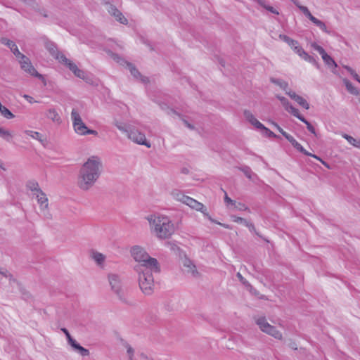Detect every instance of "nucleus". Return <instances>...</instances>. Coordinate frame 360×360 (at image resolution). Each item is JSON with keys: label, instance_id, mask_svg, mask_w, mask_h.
I'll return each instance as SVG.
<instances>
[{"label": "nucleus", "instance_id": "1", "mask_svg": "<svg viewBox=\"0 0 360 360\" xmlns=\"http://www.w3.org/2000/svg\"><path fill=\"white\" fill-rule=\"evenodd\" d=\"M103 169L101 158L91 156L79 169L77 185L83 191L90 190L99 179Z\"/></svg>", "mask_w": 360, "mask_h": 360}, {"label": "nucleus", "instance_id": "2", "mask_svg": "<svg viewBox=\"0 0 360 360\" xmlns=\"http://www.w3.org/2000/svg\"><path fill=\"white\" fill-rule=\"evenodd\" d=\"M150 231L160 240L169 239L175 233L176 227L172 220L167 215L161 214H150L146 217Z\"/></svg>", "mask_w": 360, "mask_h": 360}, {"label": "nucleus", "instance_id": "3", "mask_svg": "<svg viewBox=\"0 0 360 360\" xmlns=\"http://www.w3.org/2000/svg\"><path fill=\"white\" fill-rule=\"evenodd\" d=\"M134 271L138 274V281L139 287L146 295H150L154 290L153 273H159L160 271V265H158L157 269L150 268H143L141 266H134Z\"/></svg>", "mask_w": 360, "mask_h": 360}, {"label": "nucleus", "instance_id": "4", "mask_svg": "<svg viewBox=\"0 0 360 360\" xmlns=\"http://www.w3.org/2000/svg\"><path fill=\"white\" fill-rule=\"evenodd\" d=\"M130 254L132 258L138 264L135 266L143 268L158 269L159 263L155 258L151 257L146 249L140 245H134L130 249Z\"/></svg>", "mask_w": 360, "mask_h": 360}, {"label": "nucleus", "instance_id": "5", "mask_svg": "<svg viewBox=\"0 0 360 360\" xmlns=\"http://www.w3.org/2000/svg\"><path fill=\"white\" fill-rule=\"evenodd\" d=\"M71 119L75 131L79 135L91 134L96 136L98 132L96 130L89 129L83 122L78 111L73 108L71 112Z\"/></svg>", "mask_w": 360, "mask_h": 360}, {"label": "nucleus", "instance_id": "6", "mask_svg": "<svg viewBox=\"0 0 360 360\" xmlns=\"http://www.w3.org/2000/svg\"><path fill=\"white\" fill-rule=\"evenodd\" d=\"M18 62L20 65L21 69L26 72L27 74L30 75V76L34 77L42 81L46 84V79L44 77L39 74L35 68L32 65L30 60L29 58H27L26 56L22 54L20 57L18 58Z\"/></svg>", "mask_w": 360, "mask_h": 360}, {"label": "nucleus", "instance_id": "7", "mask_svg": "<svg viewBox=\"0 0 360 360\" xmlns=\"http://www.w3.org/2000/svg\"><path fill=\"white\" fill-rule=\"evenodd\" d=\"M255 321L259 329L263 333H265L276 339H282V333L278 330L275 326L270 325L264 316L258 317L256 319Z\"/></svg>", "mask_w": 360, "mask_h": 360}, {"label": "nucleus", "instance_id": "8", "mask_svg": "<svg viewBox=\"0 0 360 360\" xmlns=\"http://www.w3.org/2000/svg\"><path fill=\"white\" fill-rule=\"evenodd\" d=\"M34 195H35L37 198L44 217L46 219H52V214L49 210V200L46 193L41 191L38 193H34Z\"/></svg>", "mask_w": 360, "mask_h": 360}, {"label": "nucleus", "instance_id": "9", "mask_svg": "<svg viewBox=\"0 0 360 360\" xmlns=\"http://www.w3.org/2000/svg\"><path fill=\"white\" fill-rule=\"evenodd\" d=\"M108 281L112 290L119 297L120 299L124 297V291L122 288V281L120 276L115 274L108 275Z\"/></svg>", "mask_w": 360, "mask_h": 360}, {"label": "nucleus", "instance_id": "10", "mask_svg": "<svg viewBox=\"0 0 360 360\" xmlns=\"http://www.w3.org/2000/svg\"><path fill=\"white\" fill-rule=\"evenodd\" d=\"M311 47L315 51H316L319 53V54L321 56V58L326 66H328L330 69H335L337 68L338 65H337L336 62L333 60V58L330 56H329L326 52V51L324 50V49L322 46H319L316 43H313V44H311ZM332 72L333 73H336L335 71H334L333 70H332Z\"/></svg>", "mask_w": 360, "mask_h": 360}, {"label": "nucleus", "instance_id": "11", "mask_svg": "<svg viewBox=\"0 0 360 360\" xmlns=\"http://www.w3.org/2000/svg\"><path fill=\"white\" fill-rule=\"evenodd\" d=\"M184 204L196 211L201 212L211 222H215V220L208 214L207 209L202 203L188 196V198H186Z\"/></svg>", "mask_w": 360, "mask_h": 360}, {"label": "nucleus", "instance_id": "12", "mask_svg": "<svg viewBox=\"0 0 360 360\" xmlns=\"http://www.w3.org/2000/svg\"><path fill=\"white\" fill-rule=\"evenodd\" d=\"M127 136L134 143L150 148V143L146 141L145 134L139 131L138 129H129V131H127Z\"/></svg>", "mask_w": 360, "mask_h": 360}, {"label": "nucleus", "instance_id": "13", "mask_svg": "<svg viewBox=\"0 0 360 360\" xmlns=\"http://www.w3.org/2000/svg\"><path fill=\"white\" fill-rule=\"evenodd\" d=\"M182 265L186 273L191 274L193 277H197L198 276V271L196 269V266L190 259L185 257L182 260Z\"/></svg>", "mask_w": 360, "mask_h": 360}, {"label": "nucleus", "instance_id": "14", "mask_svg": "<svg viewBox=\"0 0 360 360\" xmlns=\"http://www.w3.org/2000/svg\"><path fill=\"white\" fill-rule=\"evenodd\" d=\"M292 100L297 102L303 108L308 110L309 108V104L303 97L296 94L294 91H286Z\"/></svg>", "mask_w": 360, "mask_h": 360}, {"label": "nucleus", "instance_id": "15", "mask_svg": "<svg viewBox=\"0 0 360 360\" xmlns=\"http://www.w3.org/2000/svg\"><path fill=\"white\" fill-rule=\"evenodd\" d=\"M46 116L48 119L57 124L62 123V118L57 110L54 108H49L46 112Z\"/></svg>", "mask_w": 360, "mask_h": 360}, {"label": "nucleus", "instance_id": "16", "mask_svg": "<svg viewBox=\"0 0 360 360\" xmlns=\"http://www.w3.org/2000/svg\"><path fill=\"white\" fill-rule=\"evenodd\" d=\"M243 114L245 120L248 121L251 124H252L255 128L259 129V128L264 127V124L257 120L250 110H244Z\"/></svg>", "mask_w": 360, "mask_h": 360}, {"label": "nucleus", "instance_id": "17", "mask_svg": "<svg viewBox=\"0 0 360 360\" xmlns=\"http://www.w3.org/2000/svg\"><path fill=\"white\" fill-rule=\"evenodd\" d=\"M108 12L111 15H114L116 20L120 23L124 25H126L127 23V19L115 6L110 5Z\"/></svg>", "mask_w": 360, "mask_h": 360}, {"label": "nucleus", "instance_id": "18", "mask_svg": "<svg viewBox=\"0 0 360 360\" xmlns=\"http://www.w3.org/2000/svg\"><path fill=\"white\" fill-rule=\"evenodd\" d=\"M1 41L3 44H5L10 48L11 51L13 53L17 58L22 55V53H21L18 50L17 45L13 41L6 38H2Z\"/></svg>", "mask_w": 360, "mask_h": 360}, {"label": "nucleus", "instance_id": "19", "mask_svg": "<svg viewBox=\"0 0 360 360\" xmlns=\"http://www.w3.org/2000/svg\"><path fill=\"white\" fill-rule=\"evenodd\" d=\"M68 68L74 73L76 77L82 79L87 82H89V77L86 73L84 70L79 69L77 65L74 63L70 64V67Z\"/></svg>", "mask_w": 360, "mask_h": 360}, {"label": "nucleus", "instance_id": "20", "mask_svg": "<svg viewBox=\"0 0 360 360\" xmlns=\"http://www.w3.org/2000/svg\"><path fill=\"white\" fill-rule=\"evenodd\" d=\"M307 18H309L315 25L319 27L323 32L327 34H330V31L328 30L326 24L323 21L312 15L311 13H307Z\"/></svg>", "mask_w": 360, "mask_h": 360}, {"label": "nucleus", "instance_id": "21", "mask_svg": "<svg viewBox=\"0 0 360 360\" xmlns=\"http://www.w3.org/2000/svg\"><path fill=\"white\" fill-rule=\"evenodd\" d=\"M74 351L78 352L82 356H86L89 355V351L81 346L76 340L70 345Z\"/></svg>", "mask_w": 360, "mask_h": 360}, {"label": "nucleus", "instance_id": "22", "mask_svg": "<svg viewBox=\"0 0 360 360\" xmlns=\"http://www.w3.org/2000/svg\"><path fill=\"white\" fill-rule=\"evenodd\" d=\"M170 194L174 200L179 201L184 204L186 201V198H188V195H186L182 191L178 189L172 190Z\"/></svg>", "mask_w": 360, "mask_h": 360}, {"label": "nucleus", "instance_id": "23", "mask_svg": "<svg viewBox=\"0 0 360 360\" xmlns=\"http://www.w3.org/2000/svg\"><path fill=\"white\" fill-rule=\"evenodd\" d=\"M91 257L98 266H103L105 259V256L98 252H93Z\"/></svg>", "mask_w": 360, "mask_h": 360}, {"label": "nucleus", "instance_id": "24", "mask_svg": "<svg viewBox=\"0 0 360 360\" xmlns=\"http://www.w3.org/2000/svg\"><path fill=\"white\" fill-rule=\"evenodd\" d=\"M27 188L30 190L32 193H38L41 191V189L39 188V184L36 181H30L27 183Z\"/></svg>", "mask_w": 360, "mask_h": 360}, {"label": "nucleus", "instance_id": "25", "mask_svg": "<svg viewBox=\"0 0 360 360\" xmlns=\"http://www.w3.org/2000/svg\"><path fill=\"white\" fill-rule=\"evenodd\" d=\"M53 57L56 59H57L60 63H63L68 68L70 67V64L72 63V61H70L69 59H68L65 57V56L63 53H60V51H58Z\"/></svg>", "mask_w": 360, "mask_h": 360}, {"label": "nucleus", "instance_id": "26", "mask_svg": "<svg viewBox=\"0 0 360 360\" xmlns=\"http://www.w3.org/2000/svg\"><path fill=\"white\" fill-rule=\"evenodd\" d=\"M343 83L346 86V89H347V91L353 94V95H359V91L357 90L356 88H355L352 84L347 79H343Z\"/></svg>", "mask_w": 360, "mask_h": 360}, {"label": "nucleus", "instance_id": "27", "mask_svg": "<svg viewBox=\"0 0 360 360\" xmlns=\"http://www.w3.org/2000/svg\"><path fill=\"white\" fill-rule=\"evenodd\" d=\"M24 133L25 134H27V136H30L31 138H32L33 139L37 140L41 143L44 142V139H42V135L38 131H32V130H25L24 131Z\"/></svg>", "mask_w": 360, "mask_h": 360}, {"label": "nucleus", "instance_id": "28", "mask_svg": "<svg viewBox=\"0 0 360 360\" xmlns=\"http://www.w3.org/2000/svg\"><path fill=\"white\" fill-rule=\"evenodd\" d=\"M278 37L280 39L288 44L292 49L298 44L297 41L294 40L285 34H281Z\"/></svg>", "mask_w": 360, "mask_h": 360}, {"label": "nucleus", "instance_id": "29", "mask_svg": "<svg viewBox=\"0 0 360 360\" xmlns=\"http://www.w3.org/2000/svg\"><path fill=\"white\" fill-rule=\"evenodd\" d=\"M0 136L8 142H10L13 139V134L9 131L0 127Z\"/></svg>", "mask_w": 360, "mask_h": 360}, {"label": "nucleus", "instance_id": "30", "mask_svg": "<svg viewBox=\"0 0 360 360\" xmlns=\"http://www.w3.org/2000/svg\"><path fill=\"white\" fill-rule=\"evenodd\" d=\"M342 136L351 145L354 147L360 148V140L357 141L352 136L347 134H342Z\"/></svg>", "mask_w": 360, "mask_h": 360}, {"label": "nucleus", "instance_id": "31", "mask_svg": "<svg viewBox=\"0 0 360 360\" xmlns=\"http://www.w3.org/2000/svg\"><path fill=\"white\" fill-rule=\"evenodd\" d=\"M271 82L278 86H280L281 89L283 90L288 91L287 89L288 87V84L284 80L280 79H275V78H271Z\"/></svg>", "mask_w": 360, "mask_h": 360}, {"label": "nucleus", "instance_id": "32", "mask_svg": "<svg viewBox=\"0 0 360 360\" xmlns=\"http://www.w3.org/2000/svg\"><path fill=\"white\" fill-rule=\"evenodd\" d=\"M290 1L296 6L302 12V13L307 17V13H310L311 12L308 9L307 6H302L299 1V0H290Z\"/></svg>", "mask_w": 360, "mask_h": 360}, {"label": "nucleus", "instance_id": "33", "mask_svg": "<svg viewBox=\"0 0 360 360\" xmlns=\"http://www.w3.org/2000/svg\"><path fill=\"white\" fill-rule=\"evenodd\" d=\"M285 110L291 113L293 116L298 118L300 121L301 119L304 118L302 115L300 114L298 109L293 107L291 104L285 109Z\"/></svg>", "mask_w": 360, "mask_h": 360}, {"label": "nucleus", "instance_id": "34", "mask_svg": "<svg viewBox=\"0 0 360 360\" xmlns=\"http://www.w3.org/2000/svg\"><path fill=\"white\" fill-rule=\"evenodd\" d=\"M124 63L127 65V67L129 70L131 74L135 78L141 77V75L140 72L135 68V67L132 64H131V63H129L128 62H124Z\"/></svg>", "mask_w": 360, "mask_h": 360}, {"label": "nucleus", "instance_id": "35", "mask_svg": "<svg viewBox=\"0 0 360 360\" xmlns=\"http://www.w3.org/2000/svg\"><path fill=\"white\" fill-rule=\"evenodd\" d=\"M0 112L6 119H12L14 117V115L4 105L0 107Z\"/></svg>", "mask_w": 360, "mask_h": 360}, {"label": "nucleus", "instance_id": "36", "mask_svg": "<svg viewBox=\"0 0 360 360\" xmlns=\"http://www.w3.org/2000/svg\"><path fill=\"white\" fill-rule=\"evenodd\" d=\"M292 49L302 59H304L308 54L300 46H299V44H297V46H295Z\"/></svg>", "mask_w": 360, "mask_h": 360}, {"label": "nucleus", "instance_id": "37", "mask_svg": "<svg viewBox=\"0 0 360 360\" xmlns=\"http://www.w3.org/2000/svg\"><path fill=\"white\" fill-rule=\"evenodd\" d=\"M46 48L53 56L58 52L57 47L52 43H48L46 44Z\"/></svg>", "mask_w": 360, "mask_h": 360}, {"label": "nucleus", "instance_id": "38", "mask_svg": "<svg viewBox=\"0 0 360 360\" xmlns=\"http://www.w3.org/2000/svg\"><path fill=\"white\" fill-rule=\"evenodd\" d=\"M301 121L302 122H304L306 126H307V129L313 134H314L315 136H316V130H315V128L311 125V124L310 122H309L305 118H302L301 119Z\"/></svg>", "mask_w": 360, "mask_h": 360}, {"label": "nucleus", "instance_id": "39", "mask_svg": "<svg viewBox=\"0 0 360 360\" xmlns=\"http://www.w3.org/2000/svg\"><path fill=\"white\" fill-rule=\"evenodd\" d=\"M239 169L241 170L248 179H252V172L249 167L245 166L243 167H240Z\"/></svg>", "mask_w": 360, "mask_h": 360}, {"label": "nucleus", "instance_id": "40", "mask_svg": "<svg viewBox=\"0 0 360 360\" xmlns=\"http://www.w3.org/2000/svg\"><path fill=\"white\" fill-rule=\"evenodd\" d=\"M276 98L281 101V104L285 108V109H286L288 106H290V102L284 96L277 95Z\"/></svg>", "mask_w": 360, "mask_h": 360}, {"label": "nucleus", "instance_id": "41", "mask_svg": "<svg viewBox=\"0 0 360 360\" xmlns=\"http://www.w3.org/2000/svg\"><path fill=\"white\" fill-rule=\"evenodd\" d=\"M237 278L239 279V281L247 288H252L250 283L242 276L240 273H237L236 274Z\"/></svg>", "mask_w": 360, "mask_h": 360}, {"label": "nucleus", "instance_id": "42", "mask_svg": "<svg viewBox=\"0 0 360 360\" xmlns=\"http://www.w3.org/2000/svg\"><path fill=\"white\" fill-rule=\"evenodd\" d=\"M231 218L233 221L236 222V223H239V224H243L245 226L248 222L246 219H243L242 217H236L235 215L231 216Z\"/></svg>", "mask_w": 360, "mask_h": 360}, {"label": "nucleus", "instance_id": "43", "mask_svg": "<svg viewBox=\"0 0 360 360\" xmlns=\"http://www.w3.org/2000/svg\"><path fill=\"white\" fill-rule=\"evenodd\" d=\"M233 205H234V207L236 210H240V211L248 210H249L248 206H246L245 204L241 203V202H237L235 201V202L233 204Z\"/></svg>", "mask_w": 360, "mask_h": 360}, {"label": "nucleus", "instance_id": "44", "mask_svg": "<svg viewBox=\"0 0 360 360\" xmlns=\"http://www.w3.org/2000/svg\"><path fill=\"white\" fill-rule=\"evenodd\" d=\"M259 129L263 131L264 135H266L268 137H276V135L269 129L266 128L264 125V127L259 128Z\"/></svg>", "mask_w": 360, "mask_h": 360}, {"label": "nucleus", "instance_id": "45", "mask_svg": "<svg viewBox=\"0 0 360 360\" xmlns=\"http://www.w3.org/2000/svg\"><path fill=\"white\" fill-rule=\"evenodd\" d=\"M304 60L316 65L317 68L319 67V65L318 63V62L316 61V60L311 56L307 54V56L304 58Z\"/></svg>", "mask_w": 360, "mask_h": 360}, {"label": "nucleus", "instance_id": "46", "mask_svg": "<svg viewBox=\"0 0 360 360\" xmlns=\"http://www.w3.org/2000/svg\"><path fill=\"white\" fill-rule=\"evenodd\" d=\"M342 67L350 73V75L353 77V78L355 80L359 79V76L356 73V72L352 68H350L348 65H343Z\"/></svg>", "mask_w": 360, "mask_h": 360}, {"label": "nucleus", "instance_id": "47", "mask_svg": "<svg viewBox=\"0 0 360 360\" xmlns=\"http://www.w3.org/2000/svg\"><path fill=\"white\" fill-rule=\"evenodd\" d=\"M61 330L65 335V336L67 338L68 342L69 345H70L72 342H74V341L75 340L72 338V336L70 335L69 331L66 328H63L61 329Z\"/></svg>", "mask_w": 360, "mask_h": 360}, {"label": "nucleus", "instance_id": "48", "mask_svg": "<svg viewBox=\"0 0 360 360\" xmlns=\"http://www.w3.org/2000/svg\"><path fill=\"white\" fill-rule=\"evenodd\" d=\"M116 127L121 131L122 132L126 133L127 134V131H129V129H127L122 123L117 122L115 123Z\"/></svg>", "mask_w": 360, "mask_h": 360}, {"label": "nucleus", "instance_id": "49", "mask_svg": "<svg viewBox=\"0 0 360 360\" xmlns=\"http://www.w3.org/2000/svg\"><path fill=\"white\" fill-rule=\"evenodd\" d=\"M27 102H29L30 103L32 104V103H39V101H36L34 99V98H32V96L27 95V94H23L22 96Z\"/></svg>", "mask_w": 360, "mask_h": 360}, {"label": "nucleus", "instance_id": "50", "mask_svg": "<svg viewBox=\"0 0 360 360\" xmlns=\"http://www.w3.org/2000/svg\"><path fill=\"white\" fill-rule=\"evenodd\" d=\"M127 353L129 354V360H134L133 356H134V349L133 348L128 345L127 346Z\"/></svg>", "mask_w": 360, "mask_h": 360}, {"label": "nucleus", "instance_id": "51", "mask_svg": "<svg viewBox=\"0 0 360 360\" xmlns=\"http://www.w3.org/2000/svg\"><path fill=\"white\" fill-rule=\"evenodd\" d=\"M264 8L272 13L278 14V11L271 6H264Z\"/></svg>", "mask_w": 360, "mask_h": 360}, {"label": "nucleus", "instance_id": "52", "mask_svg": "<svg viewBox=\"0 0 360 360\" xmlns=\"http://www.w3.org/2000/svg\"><path fill=\"white\" fill-rule=\"evenodd\" d=\"M284 137L291 143L293 144L294 142L296 141V140L294 139L292 136L288 134L287 135L284 134Z\"/></svg>", "mask_w": 360, "mask_h": 360}, {"label": "nucleus", "instance_id": "53", "mask_svg": "<svg viewBox=\"0 0 360 360\" xmlns=\"http://www.w3.org/2000/svg\"><path fill=\"white\" fill-rule=\"evenodd\" d=\"M245 226H247L251 232L256 233V230H255V226L252 223L248 221L246 224Z\"/></svg>", "mask_w": 360, "mask_h": 360}, {"label": "nucleus", "instance_id": "54", "mask_svg": "<svg viewBox=\"0 0 360 360\" xmlns=\"http://www.w3.org/2000/svg\"><path fill=\"white\" fill-rule=\"evenodd\" d=\"M297 150L300 151V153H303L305 155H311V153H309L307 150H306L302 145L300 146V148Z\"/></svg>", "mask_w": 360, "mask_h": 360}, {"label": "nucleus", "instance_id": "55", "mask_svg": "<svg viewBox=\"0 0 360 360\" xmlns=\"http://www.w3.org/2000/svg\"><path fill=\"white\" fill-rule=\"evenodd\" d=\"M224 201L226 204H231L233 205L235 201H233V200H231L226 194V193H225V197H224Z\"/></svg>", "mask_w": 360, "mask_h": 360}, {"label": "nucleus", "instance_id": "56", "mask_svg": "<svg viewBox=\"0 0 360 360\" xmlns=\"http://www.w3.org/2000/svg\"><path fill=\"white\" fill-rule=\"evenodd\" d=\"M214 223L217 224H219V225L221 226L222 227H224L225 229H232V227L230 225L226 224H223V223H221V222H218L216 220H215Z\"/></svg>", "mask_w": 360, "mask_h": 360}, {"label": "nucleus", "instance_id": "57", "mask_svg": "<svg viewBox=\"0 0 360 360\" xmlns=\"http://www.w3.org/2000/svg\"><path fill=\"white\" fill-rule=\"evenodd\" d=\"M277 130L284 136V134L287 135L288 133L285 131L280 126H277Z\"/></svg>", "mask_w": 360, "mask_h": 360}, {"label": "nucleus", "instance_id": "58", "mask_svg": "<svg viewBox=\"0 0 360 360\" xmlns=\"http://www.w3.org/2000/svg\"><path fill=\"white\" fill-rule=\"evenodd\" d=\"M277 130L284 136V134L287 135L288 133L285 131L280 126H277Z\"/></svg>", "mask_w": 360, "mask_h": 360}, {"label": "nucleus", "instance_id": "59", "mask_svg": "<svg viewBox=\"0 0 360 360\" xmlns=\"http://www.w3.org/2000/svg\"><path fill=\"white\" fill-rule=\"evenodd\" d=\"M0 274L4 275L5 276H7V271L5 269L0 268Z\"/></svg>", "mask_w": 360, "mask_h": 360}, {"label": "nucleus", "instance_id": "60", "mask_svg": "<svg viewBox=\"0 0 360 360\" xmlns=\"http://www.w3.org/2000/svg\"><path fill=\"white\" fill-rule=\"evenodd\" d=\"M310 156H311V157H313L314 158H315V159H316V160H319L320 162H321V161H322V159H321V158H319V156H317V155H314V154H311V155H310Z\"/></svg>", "mask_w": 360, "mask_h": 360}, {"label": "nucleus", "instance_id": "61", "mask_svg": "<svg viewBox=\"0 0 360 360\" xmlns=\"http://www.w3.org/2000/svg\"><path fill=\"white\" fill-rule=\"evenodd\" d=\"M321 163H322L325 167H326L327 168H328V169L330 168L329 165H328L326 162H325L324 160H322V161H321Z\"/></svg>", "mask_w": 360, "mask_h": 360}, {"label": "nucleus", "instance_id": "62", "mask_svg": "<svg viewBox=\"0 0 360 360\" xmlns=\"http://www.w3.org/2000/svg\"><path fill=\"white\" fill-rule=\"evenodd\" d=\"M114 60H116L117 63H120L122 60L116 55H114L113 56Z\"/></svg>", "mask_w": 360, "mask_h": 360}, {"label": "nucleus", "instance_id": "63", "mask_svg": "<svg viewBox=\"0 0 360 360\" xmlns=\"http://www.w3.org/2000/svg\"><path fill=\"white\" fill-rule=\"evenodd\" d=\"M184 123L186 125V127H188V128H190V129L193 128V127L191 124H190L187 121H184Z\"/></svg>", "mask_w": 360, "mask_h": 360}, {"label": "nucleus", "instance_id": "64", "mask_svg": "<svg viewBox=\"0 0 360 360\" xmlns=\"http://www.w3.org/2000/svg\"><path fill=\"white\" fill-rule=\"evenodd\" d=\"M271 124H272V125H273L274 127H276V128H277V126H279L277 123H276V122H271Z\"/></svg>", "mask_w": 360, "mask_h": 360}]
</instances>
